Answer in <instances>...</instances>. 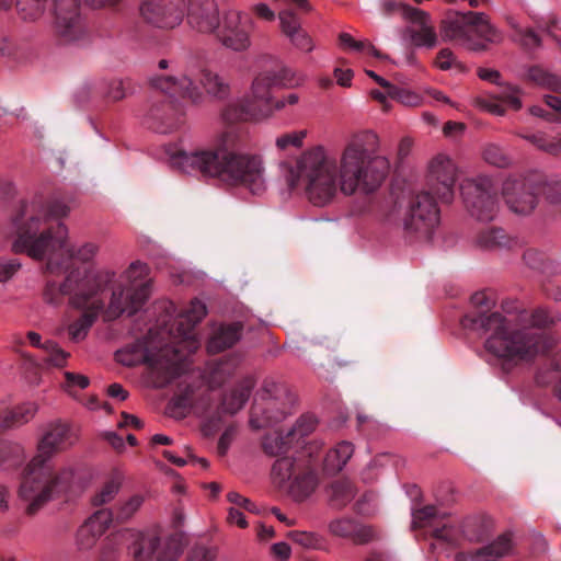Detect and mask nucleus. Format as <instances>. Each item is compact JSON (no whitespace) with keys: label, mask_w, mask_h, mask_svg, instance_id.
<instances>
[{"label":"nucleus","mask_w":561,"mask_h":561,"mask_svg":"<svg viewBox=\"0 0 561 561\" xmlns=\"http://www.w3.org/2000/svg\"><path fill=\"white\" fill-rule=\"evenodd\" d=\"M380 148L374 130H358L345 139L336 157L325 146L316 145L302 151L295 165L283 161L279 169L288 187H301L310 204L325 207L339 194H371L382 185L390 162Z\"/></svg>","instance_id":"1"},{"label":"nucleus","mask_w":561,"mask_h":561,"mask_svg":"<svg viewBox=\"0 0 561 561\" xmlns=\"http://www.w3.org/2000/svg\"><path fill=\"white\" fill-rule=\"evenodd\" d=\"M67 213L66 206L53 207L36 201L22 204L13 218L12 251L34 260L46 259V270L50 273L67 271L73 260L91 261L99 252L95 243L72 244L64 224H50Z\"/></svg>","instance_id":"2"},{"label":"nucleus","mask_w":561,"mask_h":561,"mask_svg":"<svg viewBox=\"0 0 561 561\" xmlns=\"http://www.w3.org/2000/svg\"><path fill=\"white\" fill-rule=\"evenodd\" d=\"M149 266L140 261L130 265L121 275V286L113 290L108 307H105L103 297L107 286L114 280V272H101L88 277L80 290L71 298V306L82 310V316L68 328L71 340L79 342L85 339L89 330L101 312L106 321L119 316L136 313L148 300L151 294V278Z\"/></svg>","instance_id":"3"},{"label":"nucleus","mask_w":561,"mask_h":561,"mask_svg":"<svg viewBox=\"0 0 561 561\" xmlns=\"http://www.w3.org/2000/svg\"><path fill=\"white\" fill-rule=\"evenodd\" d=\"M171 161L184 173L242 186L254 195L267 190L263 157L245 150L244 136L237 129L220 133L213 148L180 151L172 156Z\"/></svg>","instance_id":"4"},{"label":"nucleus","mask_w":561,"mask_h":561,"mask_svg":"<svg viewBox=\"0 0 561 561\" xmlns=\"http://www.w3.org/2000/svg\"><path fill=\"white\" fill-rule=\"evenodd\" d=\"M558 320L557 314L537 309L519 316L511 312L507 316L499 312L479 314L472 319V323L491 333L485 341L489 352L511 360H533L556 344V340L540 329L552 325Z\"/></svg>","instance_id":"5"},{"label":"nucleus","mask_w":561,"mask_h":561,"mask_svg":"<svg viewBox=\"0 0 561 561\" xmlns=\"http://www.w3.org/2000/svg\"><path fill=\"white\" fill-rule=\"evenodd\" d=\"M150 84L165 94L187 99L194 104L202 103L205 95L225 100L230 94V83L225 76L201 67L194 59L179 75L152 77Z\"/></svg>","instance_id":"6"},{"label":"nucleus","mask_w":561,"mask_h":561,"mask_svg":"<svg viewBox=\"0 0 561 561\" xmlns=\"http://www.w3.org/2000/svg\"><path fill=\"white\" fill-rule=\"evenodd\" d=\"M115 357L124 366L147 365L149 382L156 388L165 386L181 373L182 359L174 355V348L165 341L164 332L154 336L150 331L146 340L117 351Z\"/></svg>","instance_id":"7"},{"label":"nucleus","mask_w":561,"mask_h":561,"mask_svg":"<svg viewBox=\"0 0 561 561\" xmlns=\"http://www.w3.org/2000/svg\"><path fill=\"white\" fill-rule=\"evenodd\" d=\"M75 474L71 466H33L30 461L18 492L25 514L34 516L49 501L67 493L75 481Z\"/></svg>","instance_id":"8"},{"label":"nucleus","mask_w":561,"mask_h":561,"mask_svg":"<svg viewBox=\"0 0 561 561\" xmlns=\"http://www.w3.org/2000/svg\"><path fill=\"white\" fill-rule=\"evenodd\" d=\"M305 81V77L296 75L290 70H284L283 76L279 77L275 72L260 73L252 82L249 93L237 104L240 107V113L233 117L230 116V107L225 112V117L228 119H243V118H266L271 117V107L274 102L272 91L277 87H298Z\"/></svg>","instance_id":"9"},{"label":"nucleus","mask_w":561,"mask_h":561,"mask_svg":"<svg viewBox=\"0 0 561 561\" xmlns=\"http://www.w3.org/2000/svg\"><path fill=\"white\" fill-rule=\"evenodd\" d=\"M439 224V209L428 193L413 197L403 211L400 226L409 237L430 238Z\"/></svg>","instance_id":"10"},{"label":"nucleus","mask_w":561,"mask_h":561,"mask_svg":"<svg viewBox=\"0 0 561 561\" xmlns=\"http://www.w3.org/2000/svg\"><path fill=\"white\" fill-rule=\"evenodd\" d=\"M207 314L206 305L201 300H192L190 306L179 316L174 325L168 331L169 342L174 348V355L183 360L186 355L195 352L201 343L194 332V327Z\"/></svg>","instance_id":"11"},{"label":"nucleus","mask_w":561,"mask_h":561,"mask_svg":"<svg viewBox=\"0 0 561 561\" xmlns=\"http://www.w3.org/2000/svg\"><path fill=\"white\" fill-rule=\"evenodd\" d=\"M186 0H140L142 21L161 30H173L185 20Z\"/></svg>","instance_id":"12"},{"label":"nucleus","mask_w":561,"mask_h":561,"mask_svg":"<svg viewBox=\"0 0 561 561\" xmlns=\"http://www.w3.org/2000/svg\"><path fill=\"white\" fill-rule=\"evenodd\" d=\"M492 181L488 176L467 180L461 185L465 205L472 217L478 220H492L497 211V202L491 192Z\"/></svg>","instance_id":"13"},{"label":"nucleus","mask_w":561,"mask_h":561,"mask_svg":"<svg viewBox=\"0 0 561 561\" xmlns=\"http://www.w3.org/2000/svg\"><path fill=\"white\" fill-rule=\"evenodd\" d=\"M457 179L458 167L450 156L439 152L430 160L427 182L443 202L450 203L453 201Z\"/></svg>","instance_id":"14"},{"label":"nucleus","mask_w":561,"mask_h":561,"mask_svg":"<svg viewBox=\"0 0 561 561\" xmlns=\"http://www.w3.org/2000/svg\"><path fill=\"white\" fill-rule=\"evenodd\" d=\"M253 28V21L249 14L237 9L227 10L222 18V25L219 31L221 44L234 51H242L249 48L250 32Z\"/></svg>","instance_id":"15"},{"label":"nucleus","mask_w":561,"mask_h":561,"mask_svg":"<svg viewBox=\"0 0 561 561\" xmlns=\"http://www.w3.org/2000/svg\"><path fill=\"white\" fill-rule=\"evenodd\" d=\"M77 440V433L68 424L61 422L51 424L38 443L37 454L31 460L33 466L51 467L50 459L75 445Z\"/></svg>","instance_id":"16"},{"label":"nucleus","mask_w":561,"mask_h":561,"mask_svg":"<svg viewBox=\"0 0 561 561\" xmlns=\"http://www.w3.org/2000/svg\"><path fill=\"white\" fill-rule=\"evenodd\" d=\"M54 15L56 32L62 41L72 43L87 35L80 0H55Z\"/></svg>","instance_id":"17"},{"label":"nucleus","mask_w":561,"mask_h":561,"mask_svg":"<svg viewBox=\"0 0 561 561\" xmlns=\"http://www.w3.org/2000/svg\"><path fill=\"white\" fill-rule=\"evenodd\" d=\"M502 194L508 208L518 215L530 214L537 205L535 186L526 178H508Z\"/></svg>","instance_id":"18"},{"label":"nucleus","mask_w":561,"mask_h":561,"mask_svg":"<svg viewBox=\"0 0 561 561\" xmlns=\"http://www.w3.org/2000/svg\"><path fill=\"white\" fill-rule=\"evenodd\" d=\"M187 25L197 33L213 34L220 27L219 7L216 0H186Z\"/></svg>","instance_id":"19"},{"label":"nucleus","mask_w":561,"mask_h":561,"mask_svg":"<svg viewBox=\"0 0 561 561\" xmlns=\"http://www.w3.org/2000/svg\"><path fill=\"white\" fill-rule=\"evenodd\" d=\"M413 527L426 528L430 534L437 540L453 542L456 538L457 530L453 527L445 513L438 512L434 506H425L416 510L412 514Z\"/></svg>","instance_id":"20"},{"label":"nucleus","mask_w":561,"mask_h":561,"mask_svg":"<svg viewBox=\"0 0 561 561\" xmlns=\"http://www.w3.org/2000/svg\"><path fill=\"white\" fill-rule=\"evenodd\" d=\"M469 12L449 14L442 22L440 34L443 39L457 42L471 51L485 50L486 46L469 34Z\"/></svg>","instance_id":"21"},{"label":"nucleus","mask_w":561,"mask_h":561,"mask_svg":"<svg viewBox=\"0 0 561 561\" xmlns=\"http://www.w3.org/2000/svg\"><path fill=\"white\" fill-rule=\"evenodd\" d=\"M408 19L414 26L408 27L405 33L416 47L433 48L438 43V36L430 15L419 9H404Z\"/></svg>","instance_id":"22"},{"label":"nucleus","mask_w":561,"mask_h":561,"mask_svg":"<svg viewBox=\"0 0 561 561\" xmlns=\"http://www.w3.org/2000/svg\"><path fill=\"white\" fill-rule=\"evenodd\" d=\"M101 272H111L110 270H87L83 274L79 272H71L67 275L65 282L60 285L49 282L44 290V300L53 306L61 304L62 297H69V305L71 306L72 296L79 291L80 285L90 276L100 274Z\"/></svg>","instance_id":"23"},{"label":"nucleus","mask_w":561,"mask_h":561,"mask_svg":"<svg viewBox=\"0 0 561 561\" xmlns=\"http://www.w3.org/2000/svg\"><path fill=\"white\" fill-rule=\"evenodd\" d=\"M282 33L297 49L310 53L314 44L310 35L302 30L299 18L291 10H283L278 13Z\"/></svg>","instance_id":"24"},{"label":"nucleus","mask_w":561,"mask_h":561,"mask_svg":"<svg viewBox=\"0 0 561 561\" xmlns=\"http://www.w3.org/2000/svg\"><path fill=\"white\" fill-rule=\"evenodd\" d=\"M146 123L158 133H170L178 128L182 121L172 103L164 101L151 104L147 113Z\"/></svg>","instance_id":"25"},{"label":"nucleus","mask_w":561,"mask_h":561,"mask_svg":"<svg viewBox=\"0 0 561 561\" xmlns=\"http://www.w3.org/2000/svg\"><path fill=\"white\" fill-rule=\"evenodd\" d=\"M469 34L474 39L486 44H499L502 42V33L491 23L490 18L483 12H469Z\"/></svg>","instance_id":"26"},{"label":"nucleus","mask_w":561,"mask_h":561,"mask_svg":"<svg viewBox=\"0 0 561 561\" xmlns=\"http://www.w3.org/2000/svg\"><path fill=\"white\" fill-rule=\"evenodd\" d=\"M512 551L511 538L506 535L499 536L490 545L481 548L474 554H461L459 561H496Z\"/></svg>","instance_id":"27"},{"label":"nucleus","mask_w":561,"mask_h":561,"mask_svg":"<svg viewBox=\"0 0 561 561\" xmlns=\"http://www.w3.org/2000/svg\"><path fill=\"white\" fill-rule=\"evenodd\" d=\"M136 561H175L176 552L160 548L159 539L154 536L145 537L134 552Z\"/></svg>","instance_id":"28"},{"label":"nucleus","mask_w":561,"mask_h":561,"mask_svg":"<svg viewBox=\"0 0 561 561\" xmlns=\"http://www.w3.org/2000/svg\"><path fill=\"white\" fill-rule=\"evenodd\" d=\"M354 445L351 442L342 440L331 448L324 458V470L335 474L343 470L354 454Z\"/></svg>","instance_id":"29"},{"label":"nucleus","mask_w":561,"mask_h":561,"mask_svg":"<svg viewBox=\"0 0 561 561\" xmlns=\"http://www.w3.org/2000/svg\"><path fill=\"white\" fill-rule=\"evenodd\" d=\"M241 327L239 324L219 325L209 339L207 350L210 353H219L231 347L240 339Z\"/></svg>","instance_id":"30"},{"label":"nucleus","mask_w":561,"mask_h":561,"mask_svg":"<svg viewBox=\"0 0 561 561\" xmlns=\"http://www.w3.org/2000/svg\"><path fill=\"white\" fill-rule=\"evenodd\" d=\"M319 479L316 472L308 471L297 476L289 486V493L297 502L307 500L318 488Z\"/></svg>","instance_id":"31"},{"label":"nucleus","mask_w":561,"mask_h":561,"mask_svg":"<svg viewBox=\"0 0 561 561\" xmlns=\"http://www.w3.org/2000/svg\"><path fill=\"white\" fill-rule=\"evenodd\" d=\"M253 387L254 380L248 378L237 389L226 394L221 405L224 412L234 414L241 410L248 401Z\"/></svg>","instance_id":"32"},{"label":"nucleus","mask_w":561,"mask_h":561,"mask_svg":"<svg viewBox=\"0 0 561 561\" xmlns=\"http://www.w3.org/2000/svg\"><path fill=\"white\" fill-rule=\"evenodd\" d=\"M112 520L113 513L110 510H99L81 526V534H92V537L100 538L108 528Z\"/></svg>","instance_id":"33"},{"label":"nucleus","mask_w":561,"mask_h":561,"mask_svg":"<svg viewBox=\"0 0 561 561\" xmlns=\"http://www.w3.org/2000/svg\"><path fill=\"white\" fill-rule=\"evenodd\" d=\"M36 412L37 405L33 402H27L15 407L4 415L2 420L3 426L13 427L27 423L34 417Z\"/></svg>","instance_id":"34"},{"label":"nucleus","mask_w":561,"mask_h":561,"mask_svg":"<svg viewBox=\"0 0 561 561\" xmlns=\"http://www.w3.org/2000/svg\"><path fill=\"white\" fill-rule=\"evenodd\" d=\"M276 405V402L273 400L267 401L264 408L256 404L253 408L252 417L250 420L251 425L254 428H260L268 423L280 421L285 415L284 412L270 413Z\"/></svg>","instance_id":"35"},{"label":"nucleus","mask_w":561,"mask_h":561,"mask_svg":"<svg viewBox=\"0 0 561 561\" xmlns=\"http://www.w3.org/2000/svg\"><path fill=\"white\" fill-rule=\"evenodd\" d=\"M306 137V129L282 134L275 138V148L280 153H288L291 150H298L304 146Z\"/></svg>","instance_id":"36"},{"label":"nucleus","mask_w":561,"mask_h":561,"mask_svg":"<svg viewBox=\"0 0 561 561\" xmlns=\"http://www.w3.org/2000/svg\"><path fill=\"white\" fill-rule=\"evenodd\" d=\"M528 78L536 84L561 93V78L546 71L542 68L534 67L528 71Z\"/></svg>","instance_id":"37"},{"label":"nucleus","mask_w":561,"mask_h":561,"mask_svg":"<svg viewBox=\"0 0 561 561\" xmlns=\"http://www.w3.org/2000/svg\"><path fill=\"white\" fill-rule=\"evenodd\" d=\"M287 536L306 549H321L324 545L323 537L312 531L291 530Z\"/></svg>","instance_id":"38"},{"label":"nucleus","mask_w":561,"mask_h":561,"mask_svg":"<svg viewBox=\"0 0 561 561\" xmlns=\"http://www.w3.org/2000/svg\"><path fill=\"white\" fill-rule=\"evenodd\" d=\"M122 484V479L119 477H114L106 481L104 485L94 494L92 497V503L94 505H103L111 502L115 495L118 493Z\"/></svg>","instance_id":"39"},{"label":"nucleus","mask_w":561,"mask_h":561,"mask_svg":"<svg viewBox=\"0 0 561 561\" xmlns=\"http://www.w3.org/2000/svg\"><path fill=\"white\" fill-rule=\"evenodd\" d=\"M353 497V488L348 482H336L330 488V502L336 507L344 506Z\"/></svg>","instance_id":"40"},{"label":"nucleus","mask_w":561,"mask_h":561,"mask_svg":"<svg viewBox=\"0 0 561 561\" xmlns=\"http://www.w3.org/2000/svg\"><path fill=\"white\" fill-rule=\"evenodd\" d=\"M477 242L483 249L493 250L506 245V238L502 229L491 228L481 232Z\"/></svg>","instance_id":"41"},{"label":"nucleus","mask_w":561,"mask_h":561,"mask_svg":"<svg viewBox=\"0 0 561 561\" xmlns=\"http://www.w3.org/2000/svg\"><path fill=\"white\" fill-rule=\"evenodd\" d=\"M524 138L545 152L554 156L561 153V137L549 140L542 134H535L524 136Z\"/></svg>","instance_id":"42"},{"label":"nucleus","mask_w":561,"mask_h":561,"mask_svg":"<svg viewBox=\"0 0 561 561\" xmlns=\"http://www.w3.org/2000/svg\"><path fill=\"white\" fill-rule=\"evenodd\" d=\"M47 0H19L18 8L23 19L35 20L42 16Z\"/></svg>","instance_id":"43"},{"label":"nucleus","mask_w":561,"mask_h":561,"mask_svg":"<svg viewBox=\"0 0 561 561\" xmlns=\"http://www.w3.org/2000/svg\"><path fill=\"white\" fill-rule=\"evenodd\" d=\"M483 159L489 164L497 168H507L511 165L512 160L505 152L496 145H488L483 150Z\"/></svg>","instance_id":"44"},{"label":"nucleus","mask_w":561,"mask_h":561,"mask_svg":"<svg viewBox=\"0 0 561 561\" xmlns=\"http://www.w3.org/2000/svg\"><path fill=\"white\" fill-rule=\"evenodd\" d=\"M144 497L140 494H135L119 503L115 518L118 520H126L130 518L141 506Z\"/></svg>","instance_id":"45"},{"label":"nucleus","mask_w":561,"mask_h":561,"mask_svg":"<svg viewBox=\"0 0 561 561\" xmlns=\"http://www.w3.org/2000/svg\"><path fill=\"white\" fill-rule=\"evenodd\" d=\"M388 95L405 106H420L422 104V96L416 92L400 89L397 87H390Z\"/></svg>","instance_id":"46"},{"label":"nucleus","mask_w":561,"mask_h":561,"mask_svg":"<svg viewBox=\"0 0 561 561\" xmlns=\"http://www.w3.org/2000/svg\"><path fill=\"white\" fill-rule=\"evenodd\" d=\"M43 350L46 353L45 360L56 367H62L66 362L68 354L61 350L56 343L48 341L43 344Z\"/></svg>","instance_id":"47"},{"label":"nucleus","mask_w":561,"mask_h":561,"mask_svg":"<svg viewBox=\"0 0 561 561\" xmlns=\"http://www.w3.org/2000/svg\"><path fill=\"white\" fill-rule=\"evenodd\" d=\"M499 100L517 111L522 107L520 92L511 84H500Z\"/></svg>","instance_id":"48"},{"label":"nucleus","mask_w":561,"mask_h":561,"mask_svg":"<svg viewBox=\"0 0 561 561\" xmlns=\"http://www.w3.org/2000/svg\"><path fill=\"white\" fill-rule=\"evenodd\" d=\"M437 68L440 70L457 69L458 71H465V66L456 58L455 54L444 48L439 50L435 61Z\"/></svg>","instance_id":"49"},{"label":"nucleus","mask_w":561,"mask_h":561,"mask_svg":"<svg viewBox=\"0 0 561 561\" xmlns=\"http://www.w3.org/2000/svg\"><path fill=\"white\" fill-rule=\"evenodd\" d=\"M294 461L291 458H278L273 465L272 473L274 479L280 484L287 481L293 472Z\"/></svg>","instance_id":"50"},{"label":"nucleus","mask_w":561,"mask_h":561,"mask_svg":"<svg viewBox=\"0 0 561 561\" xmlns=\"http://www.w3.org/2000/svg\"><path fill=\"white\" fill-rule=\"evenodd\" d=\"M512 27L516 30L515 39L527 48H535L539 46L540 38L538 34L528 28H520L515 22H511Z\"/></svg>","instance_id":"51"},{"label":"nucleus","mask_w":561,"mask_h":561,"mask_svg":"<svg viewBox=\"0 0 561 561\" xmlns=\"http://www.w3.org/2000/svg\"><path fill=\"white\" fill-rule=\"evenodd\" d=\"M329 530L334 536L348 537L354 533L355 525L352 519L337 518L329 524Z\"/></svg>","instance_id":"52"},{"label":"nucleus","mask_w":561,"mask_h":561,"mask_svg":"<svg viewBox=\"0 0 561 561\" xmlns=\"http://www.w3.org/2000/svg\"><path fill=\"white\" fill-rule=\"evenodd\" d=\"M65 388L69 392H71L76 388L84 389L90 383L89 378L87 376L70 371L65 373Z\"/></svg>","instance_id":"53"},{"label":"nucleus","mask_w":561,"mask_h":561,"mask_svg":"<svg viewBox=\"0 0 561 561\" xmlns=\"http://www.w3.org/2000/svg\"><path fill=\"white\" fill-rule=\"evenodd\" d=\"M299 94L295 92L284 95L283 98L277 100L274 99V102L271 107V116L277 111H282L288 106L297 105L299 103Z\"/></svg>","instance_id":"54"},{"label":"nucleus","mask_w":561,"mask_h":561,"mask_svg":"<svg viewBox=\"0 0 561 561\" xmlns=\"http://www.w3.org/2000/svg\"><path fill=\"white\" fill-rule=\"evenodd\" d=\"M21 267L16 260L0 259V282L10 279Z\"/></svg>","instance_id":"55"},{"label":"nucleus","mask_w":561,"mask_h":561,"mask_svg":"<svg viewBox=\"0 0 561 561\" xmlns=\"http://www.w3.org/2000/svg\"><path fill=\"white\" fill-rule=\"evenodd\" d=\"M283 438L279 436H267L263 443L264 450L273 456H276L283 451Z\"/></svg>","instance_id":"56"},{"label":"nucleus","mask_w":561,"mask_h":561,"mask_svg":"<svg viewBox=\"0 0 561 561\" xmlns=\"http://www.w3.org/2000/svg\"><path fill=\"white\" fill-rule=\"evenodd\" d=\"M106 95L114 100L118 101L125 98V89L122 80H112L108 83V89L106 90Z\"/></svg>","instance_id":"57"},{"label":"nucleus","mask_w":561,"mask_h":561,"mask_svg":"<svg viewBox=\"0 0 561 561\" xmlns=\"http://www.w3.org/2000/svg\"><path fill=\"white\" fill-rule=\"evenodd\" d=\"M273 557L278 561H286L289 559L291 549L288 543L280 541L271 547Z\"/></svg>","instance_id":"58"},{"label":"nucleus","mask_w":561,"mask_h":561,"mask_svg":"<svg viewBox=\"0 0 561 561\" xmlns=\"http://www.w3.org/2000/svg\"><path fill=\"white\" fill-rule=\"evenodd\" d=\"M382 8H383L386 13L390 14V13L398 12L405 20H408L410 18V15L405 14V10L404 9H413L412 7H410L408 4H404V3H401V2H396L393 0H386L382 3Z\"/></svg>","instance_id":"59"},{"label":"nucleus","mask_w":561,"mask_h":561,"mask_svg":"<svg viewBox=\"0 0 561 561\" xmlns=\"http://www.w3.org/2000/svg\"><path fill=\"white\" fill-rule=\"evenodd\" d=\"M340 42L343 46L350 48V49H353V50H356V51H362L365 49L366 47V42L364 41H355L351 34L348 33H341L340 36Z\"/></svg>","instance_id":"60"},{"label":"nucleus","mask_w":561,"mask_h":561,"mask_svg":"<svg viewBox=\"0 0 561 561\" xmlns=\"http://www.w3.org/2000/svg\"><path fill=\"white\" fill-rule=\"evenodd\" d=\"M316 427V420L311 416L301 417L295 427V432L299 435H307Z\"/></svg>","instance_id":"61"},{"label":"nucleus","mask_w":561,"mask_h":561,"mask_svg":"<svg viewBox=\"0 0 561 561\" xmlns=\"http://www.w3.org/2000/svg\"><path fill=\"white\" fill-rule=\"evenodd\" d=\"M252 10L259 18L265 21H273L275 19L274 11L266 3H256Z\"/></svg>","instance_id":"62"},{"label":"nucleus","mask_w":561,"mask_h":561,"mask_svg":"<svg viewBox=\"0 0 561 561\" xmlns=\"http://www.w3.org/2000/svg\"><path fill=\"white\" fill-rule=\"evenodd\" d=\"M334 77L336 79L337 84L341 87H351L352 79H353V71L351 69H340L336 68L334 70Z\"/></svg>","instance_id":"63"},{"label":"nucleus","mask_w":561,"mask_h":561,"mask_svg":"<svg viewBox=\"0 0 561 561\" xmlns=\"http://www.w3.org/2000/svg\"><path fill=\"white\" fill-rule=\"evenodd\" d=\"M228 500H229V502H231L232 504H234L237 506L244 507L250 512L254 511V505H252L251 502L247 497L242 496L241 494H239L237 492H230L228 494Z\"/></svg>","instance_id":"64"}]
</instances>
